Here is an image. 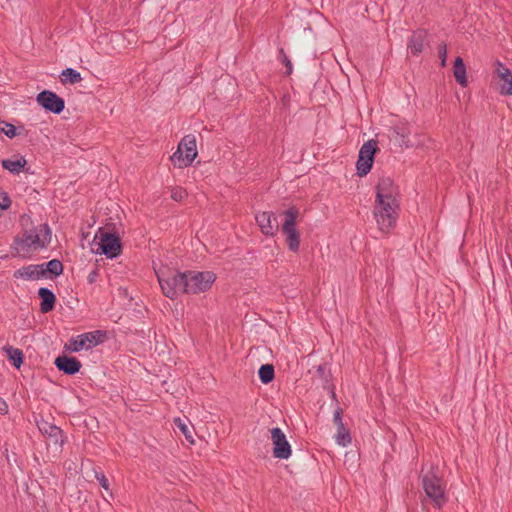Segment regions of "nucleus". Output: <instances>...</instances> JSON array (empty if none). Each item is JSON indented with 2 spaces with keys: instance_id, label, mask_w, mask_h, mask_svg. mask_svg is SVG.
Listing matches in <instances>:
<instances>
[{
  "instance_id": "32",
  "label": "nucleus",
  "mask_w": 512,
  "mask_h": 512,
  "mask_svg": "<svg viewBox=\"0 0 512 512\" xmlns=\"http://www.w3.org/2000/svg\"><path fill=\"white\" fill-rule=\"evenodd\" d=\"M279 56H280V59L282 61V63L284 64V66L286 67V71H285V74L286 75H290L292 73V62L291 60L288 58V56L286 55L285 51L283 48H281L279 50Z\"/></svg>"
},
{
  "instance_id": "4",
  "label": "nucleus",
  "mask_w": 512,
  "mask_h": 512,
  "mask_svg": "<svg viewBox=\"0 0 512 512\" xmlns=\"http://www.w3.org/2000/svg\"><path fill=\"white\" fill-rule=\"evenodd\" d=\"M400 203L378 202L373 205V216L378 229L382 233H389L396 226L399 217Z\"/></svg>"
},
{
  "instance_id": "35",
  "label": "nucleus",
  "mask_w": 512,
  "mask_h": 512,
  "mask_svg": "<svg viewBox=\"0 0 512 512\" xmlns=\"http://www.w3.org/2000/svg\"><path fill=\"white\" fill-rule=\"evenodd\" d=\"M438 54L439 58L441 60V66H446V59H447V45L445 43H441L438 48Z\"/></svg>"
},
{
  "instance_id": "21",
  "label": "nucleus",
  "mask_w": 512,
  "mask_h": 512,
  "mask_svg": "<svg viewBox=\"0 0 512 512\" xmlns=\"http://www.w3.org/2000/svg\"><path fill=\"white\" fill-rule=\"evenodd\" d=\"M38 296L41 299L40 311L42 313H48L55 308L56 296L52 290L41 287L38 290Z\"/></svg>"
},
{
  "instance_id": "5",
  "label": "nucleus",
  "mask_w": 512,
  "mask_h": 512,
  "mask_svg": "<svg viewBox=\"0 0 512 512\" xmlns=\"http://www.w3.org/2000/svg\"><path fill=\"white\" fill-rule=\"evenodd\" d=\"M196 138L192 134L185 135L178 143L177 150L170 157L175 167L185 168L197 157Z\"/></svg>"
},
{
  "instance_id": "7",
  "label": "nucleus",
  "mask_w": 512,
  "mask_h": 512,
  "mask_svg": "<svg viewBox=\"0 0 512 512\" xmlns=\"http://www.w3.org/2000/svg\"><path fill=\"white\" fill-rule=\"evenodd\" d=\"M285 221L282 225V232L286 235L288 249L297 252L300 246V234L296 229V220L299 216V209L291 206L284 211Z\"/></svg>"
},
{
  "instance_id": "25",
  "label": "nucleus",
  "mask_w": 512,
  "mask_h": 512,
  "mask_svg": "<svg viewBox=\"0 0 512 512\" xmlns=\"http://www.w3.org/2000/svg\"><path fill=\"white\" fill-rule=\"evenodd\" d=\"M4 350L7 354L9 361L13 364L15 368L19 369L24 361L23 351L19 348H15L12 346H6L4 347Z\"/></svg>"
},
{
  "instance_id": "16",
  "label": "nucleus",
  "mask_w": 512,
  "mask_h": 512,
  "mask_svg": "<svg viewBox=\"0 0 512 512\" xmlns=\"http://www.w3.org/2000/svg\"><path fill=\"white\" fill-rule=\"evenodd\" d=\"M261 232L266 236H274L279 229L276 215L270 211L259 212L255 216Z\"/></svg>"
},
{
  "instance_id": "28",
  "label": "nucleus",
  "mask_w": 512,
  "mask_h": 512,
  "mask_svg": "<svg viewBox=\"0 0 512 512\" xmlns=\"http://www.w3.org/2000/svg\"><path fill=\"white\" fill-rule=\"evenodd\" d=\"M335 439L337 444L345 447L349 445L352 441L351 435L348 429L345 428L344 425L337 427V433L335 435Z\"/></svg>"
},
{
  "instance_id": "40",
  "label": "nucleus",
  "mask_w": 512,
  "mask_h": 512,
  "mask_svg": "<svg viewBox=\"0 0 512 512\" xmlns=\"http://www.w3.org/2000/svg\"><path fill=\"white\" fill-rule=\"evenodd\" d=\"M20 223L23 227L28 226L29 224L32 225L31 218L27 215H22L20 219Z\"/></svg>"
},
{
  "instance_id": "10",
  "label": "nucleus",
  "mask_w": 512,
  "mask_h": 512,
  "mask_svg": "<svg viewBox=\"0 0 512 512\" xmlns=\"http://www.w3.org/2000/svg\"><path fill=\"white\" fill-rule=\"evenodd\" d=\"M105 332L96 330L80 334L77 337L71 338L69 344L65 346L66 349L72 352H79L82 349H90L103 342Z\"/></svg>"
},
{
  "instance_id": "14",
  "label": "nucleus",
  "mask_w": 512,
  "mask_h": 512,
  "mask_svg": "<svg viewBox=\"0 0 512 512\" xmlns=\"http://www.w3.org/2000/svg\"><path fill=\"white\" fill-rule=\"evenodd\" d=\"M36 101L46 111L54 114H60L65 108V101L56 93L50 90L41 91L36 98Z\"/></svg>"
},
{
  "instance_id": "37",
  "label": "nucleus",
  "mask_w": 512,
  "mask_h": 512,
  "mask_svg": "<svg viewBox=\"0 0 512 512\" xmlns=\"http://www.w3.org/2000/svg\"><path fill=\"white\" fill-rule=\"evenodd\" d=\"M0 195L3 196V201H0V208L4 210L8 209L11 205V200L8 194L4 191H0Z\"/></svg>"
},
{
  "instance_id": "2",
  "label": "nucleus",
  "mask_w": 512,
  "mask_h": 512,
  "mask_svg": "<svg viewBox=\"0 0 512 512\" xmlns=\"http://www.w3.org/2000/svg\"><path fill=\"white\" fill-rule=\"evenodd\" d=\"M438 471L439 469L435 465H430L427 470L422 467L421 480L426 496L432 501L435 508L440 509L447 502V497L445 481Z\"/></svg>"
},
{
  "instance_id": "22",
  "label": "nucleus",
  "mask_w": 512,
  "mask_h": 512,
  "mask_svg": "<svg viewBox=\"0 0 512 512\" xmlns=\"http://www.w3.org/2000/svg\"><path fill=\"white\" fill-rule=\"evenodd\" d=\"M45 278L53 279L63 273L64 266L58 259H52L46 263H42Z\"/></svg>"
},
{
  "instance_id": "24",
  "label": "nucleus",
  "mask_w": 512,
  "mask_h": 512,
  "mask_svg": "<svg viewBox=\"0 0 512 512\" xmlns=\"http://www.w3.org/2000/svg\"><path fill=\"white\" fill-rule=\"evenodd\" d=\"M2 167L12 174H19L26 166L27 161L24 156H20L16 160L4 159L1 162Z\"/></svg>"
},
{
  "instance_id": "20",
  "label": "nucleus",
  "mask_w": 512,
  "mask_h": 512,
  "mask_svg": "<svg viewBox=\"0 0 512 512\" xmlns=\"http://www.w3.org/2000/svg\"><path fill=\"white\" fill-rule=\"evenodd\" d=\"M15 278L26 280H39L45 278L42 264H30L24 266L14 272Z\"/></svg>"
},
{
  "instance_id": "3",
  "label": "nucleus",
  "mask_w": 512,
  "mask_h": 512,
  "mask_svg": "<svg viewBox=\"0 0 512 512\" xmlns=\"http://www.w3.org/2000/svg\"><path fill=\"white\" fill-rule=\"evenodd\" d=\"M154 270L161 290L167 298L174 300L178 294H185L186 272L172 270L167 266Z\"/></svg>"
},
{
  "instance_id": "18",
  "label": "nucleus",
  "mask_w": 512,
  "mask_h": 512,
  "mask_svg": "<svg viewBox=\"0 0 512 512\" xmlns=\"http://www.w3.org/2000/svg\"><path fill=\"white\" fill-rule=\"evenodd\" d=\"M56 368L66 375H75L82 367L81 362L72 356L60 355L54 361Z\"/></svg>"
},
{
  "instance_id": "6",
  "label": "nucleus",
  "mask_w": 512,
  "mask_h": 512,
  "mask_svg": "<svg viewBox=\"0 0 512 512\" xmlns=\"http://www.w3.org/2000/svg\"><path fill=\"white\" fill-rule=\"evenodd\" d=\"M216 280L211 271H186L185 294H198L209 290Z\"/></svg>"
},
{
  "instance_id": "30",
  "label": "nucleus",
  "mask_w": 512,
  "mask_h": 512,
  "mask_svg": "<svg viewBox=\"0 0 512 512\" xmlns=\"http://www.w3.org/2000/svg\"><path fill=\"white\" fill-rule=\"evenodd\" d=\"M316 376L323 382L324 387L329 384L331 374L325 364H321L316 367Z\"/></svg>"
},
{
  "instance_id": "1",
  "label": "nucleus",
  "mask_w": 512,
  "mask_h": 512,
  "mask_svg": "<svg viewBox=\"0 0 512 512\" xmlns=\"http://www.w3.org/2000/svg\"><path fill=\"white\" fill-rule=\"evenodd\" d=\"M51 229L47 223H42L37 227L24 228L21 233L15 236L12 249L15 255L21 251L29 252L46 248L51 242Z\"/></svg>"
},
{
  "instance_id": "19",
  "label": "nucleus",
  "mask_w": 512,
  "mask_h": 512,
  "mask_svg": "<svg viewBox=\"0 0 512 512\" xmlns=\"http://www.w3.org/2000/svg\"><path fill=\"white\" fill-rule=\"evenodd\" d=\"M37 426L39 431L43 434L48 436L54 444H59L60 446L63 445L64 439H63V431L57 427L56 425L49 423L48 421L41 419L37 422Z\"/></svg>"
},
{
  "instance_id": "26",
  "label": "nucleus",
  "mask_w": 512,
  "mask_h": 512,
  "mask_svg": "<svg viewBox=\"0 0 512 512\" xmlns=\"http://www.w3.org/2000/svg\"><path fill=\"white\" fill-rule=\"evenodd\" d=\"M258 376L263 384L271 383L275 378V369L272 364H263L258 370Z\"/></svg>"
},
{
  "instance_id": "9",
  "label": "nucleus",
  "mask_w": 512,
  "mask_h": 512,
  "mask_svg": "<svg viewBox=\"0 0 512 512\" xmlns=\"http://www.w3.org/2000/svg\"><path fill=\"white\" fill-rule=\"evenodd\" d=\"M377 151V141L373 139L365 142L360 148L358 160L356 163L357 174L360 177L366 176L370 172Z\"/></svg>"
},
{
  "instance_id": "13",
  "label": "nucleus",
  "mask_w": 512,
  "mask_h": 512,
  "mask_svg": "<svg viewBox=\"0 0 512 512\" xmlns=\"http://www.w3.org/2000/svg\"><path fill=\"white\" fill-rule=\"evenodd\" d=\"M273 443V456L278 459H288L292 450L284 432L279 427L270 430Z\"/></svg>"
},
{
  "instance_id": "27",
  "label": "nucleus",
  "mask_w": 512,
  "mask_h": 512,
  "mask_svg": "<svg viewBox=\"0 0 512 512\" xmlns=\"http://www.w3.org/2000/svg\"><path fill=\"white\" fill-rule=\"evenodd\" d=\"M82 81L81 74L73 68H66L61 73L62 84H76Z\"/></svg>"
},
{
  "instance_id": "23",
  "label": "nucleus",
  "mask_w": 512,
  "mask_h": 512,
  "mask_svg": "<svg viewBox=\"0 0 512 512\" xmlns=\"http://www.w3.org/2000/svg\"><path fill=\"white\" fill-rule=\"evenodd\" d=\"M453 75L458 84H460L462 87L467 86L468 80L466 75V66L460 56H458L454 61Z\"/></svg>"
},
{
  "instance_id": "38",
  "label": "nucleus",
  "mask_w": 512,
  "mask_h": 512,
  "mask_svg": "<svg viewBox=\"0 0 512 512\" xmlns=\"http://www.w3.org/2000/svg\"><path fill=\"white\" fill-rule=\"evenodd\" d=\"M97 277H98V269L95 268L89 273V275L87 277L88 283H90V284L94 283L96 281Z\"/></svg>"
},
{
  "instance_id": "8",
  "label": "nucleus",
  "mask_w": 512,
  "mask_h": 512,
  "mask_svg": "<svg viewBox=\"0 0 512 512\" xmlns=\"http://www.w3.org/2000/svg\"><path fill=\"white\" fill-rule=\"evenodd\" d=\"M97 238H99V247L96 253L104 254L109 259L116 258L121 254V239L116 233L107 232L103 228H99L95 236V239Z\"/></svg>"
},
{
  "instance_id": "31",
  "label": "nucleus",
  "mask_w": 512,
  "mask_h": 512,
  "mask_svg": "<svg viewBox=\"0 0 512 512\" xmlns=\"http://www.w3.org/2000/svg\"><path fill=\"white\" fill-rule=\"evenodd\" d=\"M187 191L182 187H174L171 190V198L174 201L180 202L187 197Z\"/></svg>"
},
{
  "instance_id": "15",
  "label": "nucleus",
  "mask_w": 512,
  "mask_h": 512,
  "mask_svg": "<svg viewBox=\"0 0 512 512\" xmlns=\"http://www.w3.org/2000/svg\"><path fill=\"white\" fill-rule=\"evenodd\" d=\"M410 133L409 125L404 122H399L389 130L390 142L397 148H408L410 146Z\"/></svg>"
},
{
  "instance_id": "33",
  "label": "nucleus",
  "mask_w": 512,
  "mask_h": 512,
  "mask_svg": "<svg viewBox=\"0 0 512 512\" xmlns=\"http://www.w3.org/2000/svg\"><path fill=\"white\" fill-rule=\"evenodd\" d=\"M95 477H96L97 481L99 482V485L104 490L109 492L111 497H113V494H112V492H110V489H109V481H108L107 477L102 472H100V473L96 472Z\"/></svg>"
},
{
  "instance_id": "17",
  "label": "nucleus",
  "mask_w": 512,
  "mask_h": 512,
  "mask_svg": "<svg viewBox=\"0 0 512 512\" xmlns=\"http://www.w3.org/2000/svg\"><path fill=\"white\" fill-rule=\"evenodd\" d=\"M427 44L428 32L425 29H417L413 31L407 43V48L412 55L418 56L424 51Z\"/></svg>"
},
{
  "instance_id": "39",
  "label": "nucleus",
  "mask_w": 512,
  "mask_h": 512,
  "mask_svg": "<svg viewBox=\"0 0 512 512\" xmlns=\"http://www.w3.org/2000/svg\"><path fill=\"white\" fill-rule=\"evenodd\" d=\"M8 413V404L7 402L0 397V414L5 415Z\"/></svg>"
},
{
  "instance_id": "12",
  "label": "nucleus",
  "mask_w": 512,
  "mask_h": 512,
  "mask_svg": "<svg viewBox=\"0 0 512 512\" xmlns=\"http://www.w3.org/2000/svg\"><path fill=\"white\" fill-rule=\"evenodd\" d=\"M493 80L498 82L497 90L501 95H512V71L499 60L494 63Z\"/></svg>"
},
{
  "instance_id": "34",
  "label": "nucleus",
  "mask_w": 512,
  "mask_h": 512,
  "mask_svg": "<svg viewBox=\"0 0 512 512\" xmlns=\"http://www.w3.org/2000/svg\"><path fill=\"white\" fill-rule=\"evenodd\" d=\"M2 124H4V127H2L1 130L7 137L13 138L17 135L16 127L14 125L7 122H2Z\"/></svg>"
},
{
  "instance_id": "36",
  "label": "nucleus",
  "mask_w": 512,
  "mask_h": 512,
  "mask_svg": "<svg viewBox=\"0 0 512 512\" xmlns=\"http://www.w3.org/2000/svg\"><path fill=\"white\" fill-rule=\"evenodd\" d=\"M342 414H343L342 408L337 407V409L334 411V415H333V421L337 427L344 425L343 421H342Z\"/></svg>"
},
{
  "instance_id": "29",
  "label": "nucleus",
  "mask_w": 512,
  "mask_h": 512,
  "mask_svg": "<svg viewBox=\"0 0 512 512\" xmlns=\"http://www.w3.org/2000/svg\"><path fill=\"white\" fill-rule=\"evenodd\" d=\"M174 424L184 434L186 440L189 443L193 444L194 438H193L192 432L189 429V427L187 426V424L181 418H175Z\"/></svg>"
},
{
  "instance_id": "11",
  "label": "nucleus",
  "mask_w": 512,
  "mask_h": 512,
  "mask_svg": "<svg viewBox=\"0 0 512 512\" xmlns=\"http://www.w3.org/2000/svg\"><path fill=\"white\" fill-rule=\"evenodd\" d=\"M375 190H376L375 201L400 203L399 202L400 194H399L398 186L394 183L393 179H391L390 177L380 178L375 187Z\"/></svg>"
}]
</instances>
